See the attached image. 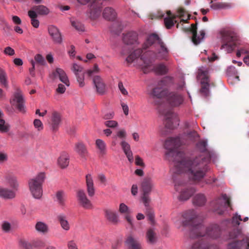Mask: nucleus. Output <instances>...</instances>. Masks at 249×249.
Returning <instances> with one entry per match:
<instances>
[{"instance_id":"nucleus-1","label":"nucleus","mask_w":249,"mask_h":249,"mask_svg":"<svg viewBox=\"0 0 249 249\" xmlns=\"http://www.w3.org/2000/svg\"><path fill=\"white\" fill-rule=\"evenodd\" d=\"M169 54V50L165 43L159 36L153 33L147 37L142 49L135 50L126 58L128 63H132L135 59L141 56L143 64L141 69L144 73L154 71L159 74H164L167 72L166 67L163 64L153 66V63L157 59H166Z\"/></svg>"},{"instance_id":"nucleus-2","label":"nucleus","mask_w":249,"mask_h":249,"mask_svg":"<svg viewBox=\"0 0 249 249\" xmlns=\"http://www.w3.org/2000/svg\"><path fill=\"white\" fill-rule=\"evenodd\" d=\"M196 146L203 154L194 159L186 158L184 163H178L176 164L178 166L184 165V171L188 175L189 179L196 183L201 181L206 176L209 170L208 163L211 159V154L207 149V142L206 141H199Z\"/></svg>"},{"instance_id":"nucleus-3","label":"nucleus","mask_w":249,"mask_h":249,"mask_svg":"<svg viewBox=\"0 0 249 249\" xmlns=\"http://www.w3.org/2000/svg\"><path fill=\"white\" fill-rule=\"evenodd\" d=\"M182 217L185 220L183 222L184 225H190L191 229L190 233L191 238H196L207 235L208 237L216 239L221 235V229L217 224H211L207 228L198 220V217L196 212L190 210L184 212Z\"/></svg>"},{"instance_id":"nucleus-4","label":"nucleus","mask_w":249,"mask_h":249,"mask_svg":"<svg viewBox=\"0 0 249 249\" xmlns=\"http://www.w3.org/2000/svg\"><path fill=\"white\" fill-rule=\"evenodd\" d=\"M186 142L181 140L180 137L176 138H169L165 142L164 147L168 151L165 153V158L169 161L174 162V166L177 173H185L184 165L177 166L178 163H184L186 161L185 154L182 152H177V149L182 144H185Z\"/></svg>"},{"instance_id":"nucleus-5","label":"nucleus","mask_w":249,"mask_h":249,"mask_svg":"<svg viewBox=\"0 0 249 249\" xmlns=\"http://www.w3.org/2000/svg\"><path fill=\"white\" fill-rule=\"evenodd\" d=\"M210 70L209 67L201 66L198 69L196 76L201 85L199 92L202 96L205 97H208L210 94Z\"/></svg>"},{"instance_id":"nucleus-6","label":"nucleus","mask_w":249,"mask_h":249,"mask_svg":"<svg viewBox=\"0 0 249 249\" xmlns=\"http://www.w3.org/2000/svg\"><path fill=\"white\" fill-rule=\"evenodd\" d=\"M45 177V173L40 172L35 178L29 179L28 181L30 191L33 196L36 199H39L42 196V184Z\"/></svg>"},{"instance_id":"nucleus-7","label":"nucleus","mask_w":249,"mask_h":249,"mask_svg":"<svg viewBox=\"0 0 249 249\" xmlns=\"http://www.w3.org/2000/svg\"><path fill=\"white\" fill-rule=\"evenodd\" d=\"M222 45L221 49L231 52L236 46L238 37L235 34L229 31H223L220 32Z\"/></svg>"},{"instance_id":"nucleus-8","label":"nucleus","mask_w":249,"mask_h":249,"mask_svg":"<svg viewBox=\"0 0 249 249\" xmlns=\"http://www.w3.org/2000/svg\"><path fill=\"white\" fill-rule=\"evenodd\" d=\"M172 82V78L170 77H165L159 82L156 87L152 91L151 95L154 98L160 99L167 94L166 87L170 83Z\"/></svg>"},{"instance_id":"nucleus-9","label":"nucleus","mask_w":249,"mask_h":249,"mask_svg":"<svg viewBox=\"0 0 249 249\" xmlns=\"http://www.w3.org/2000/svg\"><path fill=\"white\" fill-rule=\"evenodd\" d=\"M152 187L151 179L149 178H144L141 183V189L142 192V198L144 205H147L148 203L150 202L149 195L151 192Z\"/></svg>"},{"instance_id":"nucleus-10","label":"nucleus","mask_w":249,"mask_h":249,"mask_svg":"<svg viewBox=\"0 0 249 249\" xmlns=\"http://www.w3.org/2000/svg\"><path fill=\"white\" fill-rule=\"evenodd\" d=\"M212 205H214V210L219 214H222L224 213V208L226 206L231 207V203L230 198L226 194L223 195L221 198L216 199L213 202Z\"/></svg>"},{"instance_id":"nucleus-11","label":"nucleus","mask_w":249,"mask_h":249,"mask_svg":"<svg viewBox=\"0 0 249 249\" xmlns=\"http://www.w3.org/2000/svg\"><path fill=\"white\" fill-rule=\"evenodd\" d=\"M77 1L83 5H85L91 1V14H93V18L98 17L101 12L102 0H77Z\"/></svg>"},{"instance_id":"nucleus-12","label":"nucleus","mask_w":249,"mask_h":249,"mask_svg":"<svg viewBox=\"0 0 249 249\" xmlns=\"http://www.w3.org/2000/svg\"><path fill=\"white\" fill-rule=\"evenodd\" d=\"M161 114L164 116L165 125L170 129H174L178 125V118L171 110L163 111Z\"/></svg>"},{"instance_id":"nucleus-13","label":"nucleus","mask_w":249,"mask_h":249,"mask_svg":"<svg viewBox=\"0 0 249 249\" xmlns=\"http://www.w3.org/2000/svg\"><path fill=\"white\" fill-rule=\"evenodd\" d=\"M76 197L79 204L82 207L87 210H90L92 208V204L90 200L88 199L83 190L80 189L77 191Z\"/></svg>"},{"instance_id":"nucleus-14","label":"nucleus","mask_w":249,"mask_h":249,"mask_svg":"<svg viewBox=\"0 0 249 249\" xmlns=\"http://www.w3.org/2000/svg\"><path fill=\"white\" fill-rule=\"evenodd\" d=\"M197 22L196 21L195 24H191V27L182 28L184 32L186 33L191 32L192 33V40L195 45L198 44L200 42L201 40L204 38L205 35L204 31L202 30L200 31L201 37L197 36Z\"/></svg>"},{"instance_id":"nucleus-15","label":"nucleus","mask_w":249,"mask_h":249,"mask_svg":"<svg viewBox=\"0 0 249 249\" xmlns=\"http://www.w3.org/2000/svg\"><path fill=\"white\" fill-rule=\"evenodd\" d=\"M61 123V116L60 114L56 111H53L50 116V120L49 123L50 125L51 129L53 132H56Z\"/></svg>"},{"instance_id":"nucleus-16","label":"nucleus","mask_w":249,"mask_h":249,"mask_svg":"<svg viewBox=\"0 0 249 249\" xmlns=\"http://www.w3.org/2000/svg\"><path fill=\"white\" fill-rule=\"evenodd\" d=\"M167 99L170 106L174 107L180 106L184 101L183 96L177 92H170Z\"/></svg>"},{"instance_id":"nucleus-17","label":"nucleus","mask_w":249,"mask_h":249,"mask_svg":"<svg viewBox=\"0 0 249 249\" xmlns=\"http://www.w3.org/2000/svg\"><path fill=\"white\" fill-rule=\"evenodd\" d=\"M24 100L20 91H18L14 95L13 98L11 100V103L15 106L17 109L21 112H25L24 105Z\"/></svg>"},{"instance_id":"nucleus-18","label":"nucleus","mask_w":249,"mask_h":249,"mask_svg":"<svg viewBox=\"0 0 249 249\" xmlns=\"http://www.w3.org/2000/svg\"><path fill=\"white\" fill-rule=\"evenodd\" d=\"M71 70L76 76L79 86L83 87L85 85L84 75L85 73L83 68L76 63H73L71 67Z\"/></svg>"},{"instance_id":"nucleus-19","label":"nucleus","mask_w":249,"mask_h":249,"mask_svg":"<svg viewBox=\"0 0 249 249\" xmlns=\"http://www.w3.org/2000/svg\"><path fill=\"white\" fill-rule=\"evenodd\" d=\"M51 78L53 79H55L57 78L65 84L67 86H70V82L66 73L63 70L60 68H56L54 71H53L51 75Z\"/></svg>"},{"instance_id":"nucleus-20","label":"nucleus","mask_w":249,"mask_h":249,"mask_svg":"<svg viewBox=\"0 0 249 249\" xmlns=\"http://www.w3.org/2000/svg\"><path fill=\"white\" fill-rule=\"evenodd\" d=\"M93 82L98 94L103 95L106 93L107 90L106 85L99 76H94L93 78Z\"/></svg>"},{"instance_id":"nucleus-21","label":"nucleus","mask_w":249,"mask_h":249,"mask_svg":"<svg viewBox=\"0 0 249 249\" xmlns=\"http://www.w3.org/2000/svg\"><path fill=\"white\" fill-rule=\"evenodd\" d=\"M49 35L55 43L61 44L62 38L59 29L54 26H50L48 28Z\"/></svg>"},{"instance_id":"nucleus-22","label":"nucleus","mask_w":249,"mask_h":249,"mask_svg":"<svg viewBox=\"0 0 249 249\" xmlns=\"http://www.w3.org/2000/svg\"><path fill=\"white\" fill-rule=\"evenodd\" d=\"M74 150L81 158L86 159L89 153L86 145L83 142H76L75 144Z\"/></svg>"},{"instance_id":"nucleus-23","label":"nucleus","mask_w":249,"mask_h":249,"mask_svg":"<svg viewBox=\"0 0 249 249\" xmlns=\"http://www.w3.org/2000/svg\"><path fill=\"white\" fill-rule=\"evenodd\" d=\"M6 183L8 184L14 191H17L18 188V183L17 177L12 173H8L4 177Z\"/></svg>"},{"instance_id":"nucleus-24","label":"nucleus","mask_w":249,"mask_h":249,"mask_svg":"<svg viewBox=\"0 0 249 249\" xmlns=\"http://www.w3.org/2000/svg\"><path fill=\"white\" fill-rule=\"evenodd\" d=\"M196 190L193 187H184L181 188L178 199L180 201H185L195 193Z\"/></svg>"},{"instance_id":"nucleus-25","label":"nucleus","mask_w":249,"mask_h":249,"mask_svg":"<svg viewBox=\"0 0 249 249\" xmlns=\"http://www.w3.org/2000/svg\"><path fill=\"white\" fill-rule=\"evenodd\" d=\"M138 34L135 32H129L124 34L123 40L127 45L135 44L137 42Z\"/></svg>"},{"instance_id":"nucleus-26","label":"nucleus","mask_w":249,"mask_h":249,"mask_svg":"<svg viewBox=\"0 0 249 249\" xmlns=\"http://www.w3.org/2000/svg\"><path fill=\"white\" fill-rule=\"evenodd\" d=\"M190 249H217L216 246H210L202 239L192 243Z\"/></svg>"},{"instance_id":"nucleus-27","label":"nucleus","mask_w":249,"mask_h":249,"mask_svg":"<svg viewBox=\"0 0 249 249\" xmlns=\"http://www.w3.org/2000/svg\"><path fill=\"white\" fill-rule=\"evenodd\" d=\"M105 217L107 220L114 225H116L119 221L118 214L116 213L110 209L104 210Z\"/></svg>"},{"instance_id":"nucleus-28","label":"nucleus","mask_w":249,"mask_h":249,"mask_svg":"<svg viewBox=\"0 0 249 249\" xmlns=\"http://www.w3.org/2000/svg\"><path fill=\"white\" fill-rule=\"evenodd\" d=\"M86 181L87 191L88 195L90 197H92L95 194V188L94 187L93 179L90 174H88L86 175Z\"/></svg>"},{"instance_id":"nucleus-29","label":"nucleus","mask_w":249,"mask_h":249,"mask_svg":"<svg viewBox=\"0 0 249 249\" xmlns=\"http://www.w3.org/2000/svg\"><path fill=\"white\" fill-rule=\"evenodd\" d=\"M15 196V191L0 186V197L9 199L14 198Z\"/></svg>"},{"instance_id":"nucleus-30","label":"nucleus","mask_w":249,"mask_h":249,"mask_svg":"<svg viewBox=\"0 0 249 249\" xmlns=\"http://www.w3.org/2000/svg\"><path fill=\"white\" fill-rule=\"evenodd\" d=\"M198 137V135L197 132L195 131H187L184 133L183 135L182 136L181 140L183 141L184 142H186V144L189 142H193L195 141Z\"/></svg>"},{"instance_id":"nucleus-31","label":"nucleus","mask_w":249,"mask_h":249,"mask_svg":"<svg viewBox=\"0 0 249 249\" xmlns=\"http://www.w3.org/2000/svg\"><path fill=\"white\" fill-rule=\"evenodd\" d=\"M119 211L120 213L125 215V219L129 224L132 225V218L130 215V211L128 207L124 203H121L119 206Z\"/></svg>"},{"instance_id":"nucleus-32","label":"nucleus","mask_w":249,"mask_h":249,"mask_svg":"<svg viewBox=\"0 0 249 249\" xmlns=\"http://www.w3.org/2000/svg\"><path fill=\"white\" fill-rule=\"evenodd\" d=\"M120 144L128 160L130 162H132L133 161V156L130 149V145L125 141H122Z\"/></svg>"},{"instance_id":"nucleus-33","label":"nucleus","mask_w":249,"mask_h":249,"mask_svg":"<svg viewBox=\"0 0 249 249\" xmlns=\"http://www.w3.org/2000/svg\"><path fill=\"white\" fill-rule=\"evenodd\" d=\"M167 17L164 19V24L167 29H170L177 21L175 20L177 17L172 15L170 11H167Z\"/></svg>"},{"instance_id":"nucleus-34","label":"nucleus","mask_w":249,"mask_h":249,"mask_svg":"<svg viewBox=\"0 0 249 249\" xmlns=\"http://www.w3.org/2000/svg\"><path fill=\"white\" fill-rule=\"evenodd\" d=\"M96 147L99 150V155L103 157L107 154V145L104 141L101 139H97L95 142Z\"/></svg>"},{"instance_id":"nucleus-35","label":"nucleus","mask_w":249,"mask_h":249,"mask_svg":"<svg viewBox=\"0 0 249 249\" xmlns=\"http://www.w3.org/2000/svg\"><path fill=\"white\" fill-rule=\"evenodd\" d=\"M116 13L111 7H106L103 11V17L108 20H113L116 18Z\"/></svg>"},{"instance_id":"nucleus-36","label":"nucleus","mask_w":249,"mask_h":249,"mask_svg":"<svg viewBox=\"0 0 249 249\" xmlns=\"http://www.w3.org/2000/svg\"><path fill=\"white\" fill-rule=\"evenodd\" d=\"M30 11H34L37 15L41 16L47 15L50 13L49 8L43 5H35Z\"/></svg>"},{"instance_id":"nucleus-37","label":"nucleus","mask_w":249,"mask_h":249,"mask_svg":"<svg viewBox=\"0 0 249 249\" xmlns=\"http://www.w3.org/2000/svg\"><path fill=\"white\" fill-rule=\"evenodd\" d=\"M57 163L61 168L67 167L69 163V157L68 154L62 153L58 159Z\"/></svg>"},{"instance_id":"nucleus-38","label":"nucleus","mask_w":249,"mask_h":249,"mask_svg":"<svg viewBox=\"0 0 249 249\" xmlns=\"http://www.w3.org/2000/svg\"><path fill=\"white\" fill-rule=\"evenodd\" d=\"M125 242L129 249H141L139 242L131 236L128 237Z\"/></svg>"},{"instance_id":"nucleus-39","label":"nucleus","mask_w":249,"mask_h":249,"mask_svg":"<svg viewBox=\"0 0 249 249\" xmlns=\"http://www.w3.org/2000/svg\"><path fill=\"white\" fill-rule=\"evenodd\" d=\"M206 201L205 196L202 194L196 195L193 198V203L195 205L202 206L204 205Z\"/></svg>"},{"instance_id":"nucleus-40","label":"nucleus","mask_w":249,"mask_h":249,"mask_svg":"<svg viewBox=\"0 0 249 249\" xmlns=\"http://www.w3.org/2000/svg\"><path fill=\"white\" fill-rule=\"evenodd\" d=\"M57 219L63 229L65 231L70 230V226L66 215L63 214H59L57 216Z\"/></svg>"},{"instance_id":"nucleus-41","label":"nucleus","mask_w":249,"mask_h":249,"mask_svg":"<svg viewBox=\"0 0 249 249\" xmlns=\"http://www.w3.org/2000/svg\"><path fill=\"white\" fill-rule=\"evenodd\" d=\"M36 231L42 234H46L49 231L48 226L44 222L41 221L37 222L35 225Z\"/></svg>"},{"instance_id":"nucleus-42","label":"nucleus","mask_w":249,"mask_h":249,"mask_svg":"<svg viewBox=\"0 0 249 249\" xmlns=\"http://www.w3.org/2000/svg\"><path fill=\"white\" fill-rule=\"evenodd\" d=\"M28 15L31 18L32 25L36 28H38L39 25V22L37 19V14L34 11H29L28 12Z\"/></svg>"},{"instance_id":"nucleus-43","label":"nucleus","mask_w":249,"mask_h":249,"mask_svg":"<svg viewBox=\"0 0 249 249\" xmlns=\"http://www.w3.org/2000/svg\"><path fill=\"white\" fill-rule=\"evenodd\" d=\"M210 7L214 10H220L222 9H227L230 7V5L225 2H215L213 3V0L210 1Z\"/></svg>"},{"instance_id":"nucleus-44","label":"nucleus","mask_w":249,"mask_h":249,"mask_svg":"<svg viewBox=\"0 0 249 249\" xmlns=\"http://www.w3.org/2000/svg\"><path fill=\"white\" fill-rule=\"evenodd\" d=\"M144 206L146 207L145 213L148 217V219L150 221V224L152 225H154L155 224L154 211L153 209L150 207L149 203H148L147 205Z\"/></svg>"},{"instance_id":"nucleus-45","label":"nucleus","mask_w":249,"mask_h":249,"mask_svg":"<svg viewBox=\"0 0 249 249\" xmlns=\"http://www.w3.org/2000/svg\"><path fill=\"white\" fill-rule=\"evenodd\" d=\"M245 243L244 240L234 241L229 244L228 249H243Z\"/></svg>"},{"instance_id":"nucleus-46","label":"nucleus","mask_w":249,"mask_h":249,"mask_svg":"<svg viewBox=\"0 0 249 249\" xmlns=\"http://www.w3.org/2000/svg\"><path fill=\"white\" fill-rule=\"evenodd\" d=\"M66 195L63 191H58L56 193V197L58 204L62 206L65 204Z\"/></svg>"},{"instance_id":"nucleus-47","label":"nucleus","mask_w":249,"mask_h":249,"mask_svg":"<svg viewBox=\"0 0 249 249\" xmlns=\"http://www.w3.org/2000/svg\"><path fill=\"white\" fill-rule=\"evenodd\" d=\"M178 16L181 18H185L186 15H187V18L186 19L182 18L181 20V22L184 23L188 22V20L190 19L191 16L189 14H187L186 11L183 8H179L178 10ZM177 17V16H176Z\"/></svg>"},{"instance_id":"nucleus-48","label":"nucleus","mask_w":249,"mask_h":249,"mask_svg":"<svg viewBox=\"0 0 249 249\" xmlns=\"http://www.w3.org/2000/svg\"><path fill=\"white\" fill-rule=\"evenodd\" d=\"M71 26L78 32H84L85 27L84 25L79 21L75 19H71Z\"/></svg>"},{"instance_id":"nucleus-49","label":"nucleus","mask_w":249,"mask_h":249,"mask_svg":"<svg viewBox=\"0 0 249 249\" xmlns=\"http://www.w3.org/2000/svg\"><path fill=\"white\" fill-rule=\"evenodd\" d=\"M147 241L149 243L153 244L156 242V233L152 229H149L146 233Z\"/></svg>"},{"instance_id":"nucleus-50","label":"nucleus","mask_w":249,"mask_h":249,"mask_svg":"<svg viewBox=\"0 0 249 249\" xmlns=\"http://www.w3.org/2000/svg\"><path fill=\"white\" fill-rule=\"evenodd\" d=\"M19 246L22 249H32V244L24 239H21L19 241Z\"/></svg>"},{"instance_id":"nucleus-51","label":"nucleus","mask_w":249,"mask_h":249,"mask_svg":"<svg viewBox=\"0 0 249 249\" xmlns=\"http://www.w3.org/2000/svg\"><path fill=\"white\" fill-rule=\"evenodd\" d=\"M0 83L4 87H7L6 73L1 68H0Z\"/></svg>"},{"instance_id":"nucleus-52","label":"nucleus","mask_w":249,"mask_h":249,"mask_svg":"<svg viewBox=\"0 0 249 249\" xmlns=\"http://www.w3.org/2000/svg\"><path fill=\"white\" fill-rule=\"evenodd\" d=\"M242 220L241 215L236 213L232 218L231 223L234 226H238L240 224V222Z\"/></svg>"},{"instance_id":"nucleus-53","label":"nucleus","mask_w":249,"mask_h":249,"mask_svg":"<svg viewBox=\"0 0 249 249\" xmlns=\"http://www.w3.org/2000/svg\"><path fill=\"white\" fill-rule=\"evenodd\" d=\"M11 229V225L7 221H4L1 224V229L5 232H9Z\"/></svg>"},{"instance_id":"nucleus-54","label":"nucleus","mask_w":249,"mask_h":249,"mask_svg":"<svg viewBox=\"0 0 249 249\" xmlns=\"http://www.w3.org/2000/svg\"><path fill=\"white\" fill-rule=\"evenodd\" d=\"M241 234V231L239 229H234L229 233L230 239H235Z\"/></svg>"},{"instance_id":"nucleus-55","label":"nucleus","mask_w":249,"mask_h":249,"mask_svg":"<svg viewBox=\"0 0 249 249\" xmlns=\"http://www.w3.org/2000/svg\"><path fill=\"white\" fill-rule=\"evenodd\" d=\"M34 125L39 131H41L43 129V124L39 119H35L34 121Z\"/></svg>"},{"instance_id":"nucleus-56","label":"nucleus","mask_w":249,"mask_h":249,"mask_svg":"<svg viewBox=\"0 0 249 249\" xmlns=\"http://www.w3.org/2000/svg\"><path fill=\"white\" fill-rule=\"evenodd\" d=\"M35 60L37 63L41 65H44L46 64L44 58L40 54H37L35 55Z\"/></svg>"},{"instance_id":"nucleus-57","label":"nucleus","mask_w":249,"mask_h":249,"mask_svg":"<svg viewBox=\"0 0 249 249\" xmlns=\"http://www.w3.org/2000/svg\"><path fill=\"white\" fill-rule=\"evenodd\" d=\"M8 130V126L5 124L4 120L0 119V131L2 132H6Z\"/></svg>"},{"instance_id":"nucleus-58","label":"nucleus","mask_w":249,"mask_h":249,"mask_svg":"<svg viewBox=\"0 0 249 249\" xmlns=\"http://www.w3.org/2000/svg\"><path fill=\"white\" fill-rule=\"evenodd\" d=\"M104 124L107 127L115 128L118 125V123L113 120H109L105 122Z\"/></svg>"},{"instance_id":"nucleus-59","label":"nucleus","mask_w":249,"mask_h":249,"mask_svg":"<svg viewBox=\"0 0 249 249\" xmlns=\"http://www.w3.org/2000/svg\"><path fill=\"white\" fill-rule=\"evenodd\" d=\"M99 71V69L97 64H94L92 69L89 70L87 71V74L89 76H92L94 73H98Z\"/></svg>"},{"instance_id":"nucleus-60","label":"nucleus","mask_w":249,"mask_h":249,"mask_svg":"<svg viewBox=\"0 0 249 249\" xmlns=\"http://www.w3.org/2000/svg\"><path fill=\"white\" fill-rule=\"evenodd\" d=\"M3 53L9 56H13L15 53L14 50L10 47H6L4 49Z\"/></svg>"},{"instance_id":"nucleus-61","label":"nucleus","mask_w":249,"mask_h":249,"mask_svg":"<svg viewBox=\"0 0 249 249\" xmlns=\"http://www.w3.org/2000/svg\"><path fill=\"white\" fill-rule=\"evenodd\" d=\"M98 179L103 185H106L107 178L104 174H100L98 175Z\"/></svg>"},{"instance_id":"nucleus-62","label":"nucleus","mask_w":249,"mask_h":249,"mask_svg":"<svg viewBox=\"0 0 249 249\" xmlns=\"http://www.w3.org/2000/svg\"><path fill=\"white\" fill-rule=\"evenodd\" d=\"M66 91V88L65 86L62 84H59L58 85V87L56 89V91L57 93L59 94H63Z\"/></svg>"},{"instance_id":"nucleus-63","label":"nucleus","mask_w":249,"mask_h":249,"mask_svg":"<svg viewBox=\"0 0 249 249\" xmlns=\"http://www.w3.org/2000/svg\"><path fill=\"white\" fill-rule=\"evenodd\" d=\"M68 249H78L76 243L73 240L70 241L67 243Z\"/></svg>"},{"instance_id":"nucleus-64","label":"nucleus","mask_w":249,"mask_h":249,"mask_svg":"<svg viewBox=\"0 0 249 249\" xmlns=\"http://www.w3.org/2000/svg\"><path fill=\"white\" fill-rule=\"evenodd\" d=\"M118 88L121 92V93L124 95H126L128 94V92L126 90V89L124 87L123 84L122 82H120L118 84Z\"/></svg>"}]
</instances>
